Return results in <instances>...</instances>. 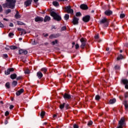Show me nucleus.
Instances as JSON below:
<instances>
[{"label": "nucleus", "instance_id": "obj_37", "mask_svg": "<svg viewBox=\"0 0 128 128\" xmlns=\"http://www.w3.org/2000/svg\"><path fill=\"white\" fill-rule=\"evenodd\" d=\"M10 12H12V10H10V9H8L6 11V14H10Z\"/></svg>", "mask_w": 128, "mask_h": 128}, {"label": "nucleus", "instance_id": "obj_64", "mask_svg": "<svg viewBox=\"0 0 128 128\" xmlns=\"http://www.w3.org/2000/svg\"><path fill=\"white\" fill-rule=\"evenodd\" d=\"M53 118H56V114H54L53 115Z\"/></svg>", "mask_w": 128, "mask_h": 128}, {"label": "nucleus", "instance_id": "obj_40", "mask_svg": "<svg viewBox=\"0 0 128 128\" xmlns=\"http://www.w3.org/2000/svg\"><path fill=\"white\" fill-rule=\"evenodd\" d=\"M6 88H10V82H6Z\"/></svg>", "mask_w": 128, "mask_h": 128}, {"label": "nucleus", "instance_id": "obj_1", "mask_svg": "<svg viewBox=\"0 0 128 128\" xmlns=\"http://www.w3.org/2000/svg\"><path fill=\"white\" fill-rule=\"evenodd\" d=\"M50 16H52L58 22H60V20H62V17L54 12H50Z\"/></svg>", "mask_w": 128, "mask_h": 128}, {"label": "nucleus", "instance_id": "obj_29", "mask_svg": "<svg viewBox=\"0 0 128 128\" xmlns=\"http://www.w3.org/2000/svg\"><path fill=\"white\" fill-rule=\"evenodd\" d=\"M46 114V112L42 111L40 114V116L42 118H44V115Z\"/></svg>", "mask_w": 128, "mask_h": 128}, {"label": "nucleus", "instance_id": "obj_58", "mask_svg": "<svg viewBox=\"0 0 128 128\" xmlns=\"http://www.w3.org/2000/svg\"><path fill=\"white\" fill-rule=\"evenodd\" d=\"M9 26H10V27L14 26V24L10 23V24H9Z\"/></svg>", "mask_w": 128, "mask_h": 128}, {"label": "nucleus", "instance_id": "obj_32", "mask_svg": "<svg viewBox=\"0 0 128 128\" xmlns=\"http://www.w3.org/2000/svg\"><path fill=\"white\" fill-rule=\"evenodd\" d=\"M95 100H100V96L99 95H96L95 96Z\"/></svg>", "mask_w": 128, "mask_h": 128}, {"label": "nucleus", "instance_id": "obj_9", "mask_svg": "<svg viewBox=\"0 0 128 128\" xmlns=\"http://www.w3.org/2000/svg\"><path fill=\"white\" fill-rule=\"evenodd\" d=\"M19 54H28V50H19Z\"/></svg>", "mask_w": 128, "mask_h": 128}, {"label": "nucleus", "instance_id": "obj_13", "mask_svg": "<svg viewBox=\"0 0 128 128\" xmlns=\"http://www.w3.org/2000/svg\"><path fill=\"white\" fill-rule=\"evenodd\" d=\"M60 36L59 34H52L50 36V38H58Z\"/></svg>", "mask_w": 128, "mask_h": 128}, {"label": "nucleus", "instance_id": "obj_3", "mask_svg": "<svg viewBox=\"0 0 128 128\" xmlns=\"http://www.w3.org/2000/svg\"><path fill=\"white\" fill-rule=\"evenodd\" d=\"M100 24H104V27L106 28L108 26V22L106 18H104L100 21Z\"/></svg>", "mask_w": 128, "mask_h": 128}, {"label": "nucleus", "instance_id": "obj_45", "mask_svg": "<svg viewBox=\"0 0 128 128\" xmlns=\"http://www.w3.org/2000/svg\"><path fill=\"white\" fill-rule=\"evenodd\" d=\"M100 38V35L97 34L94 36L95 40H98Z\"/></svg>", "mask_w": 128, "mask_h": 128}, {"label": "nucleus", "instance_id": "obj_41", "mask_svg": "<svg viewBox=\"0 0 128 128\" xmlns=\"http://www.w3.org/2000/svg\"><path fill=\"white\" fill-rule=\"evenodd\" d=\"M92 120L89 121L88 123V126H92Z\"/></svg>", "mask_w": 128, "mask_h": 128}, {"label": "nucleus", "instance_id": "obj_56", "mask_svg": "<svg viewBox=\"0 0 128 128\" xmlns=\"http://www.w3.org/2000/svg\"><path fill=\"white\" fill-rule=\"evenodd\" d=\"M116 102V98L112 99V104H114V102Z\"/></svg>", "mask_w": 128, "mask_h": 128}, {"label": "nucleus", "instance_id": "obj_22", "mask_svg": "<svg viewBox=\"0 0 128 128\" xmlns=\"http://www.w3.org/2000/svg\"><path fill=\"white\" fill-rule=\"evenodd\" d=\"M50 17L46 16L44 18V22H50Z\"/></svg>", "mask_w": 128, "mask_h": 128}, {"label": "nucleus", "instance_id": "obj_61", "mask_svg": "<svg viewBox=\"0 0 128 128\" xmlns=\"http://www.w3.org/2000/svg\"><path fill=\"white\" fill-rule=\"evenodd\" d=\"M4 20H6V22H8V20L6 18H4Z\"/></svg>", "mask_w": 128, "mask_h": 128}, {"label": "nucleus", "instance_id": "obj_63", "mask_svg": "<svg viewBox=\"0 0 128 128\" xmlns=\"http://www.w3.org/2000/svg\"><path fill=\"white\" fill-rule=\"evenodd\" d=\"M34 0V2H38V0Z\"/></svg>", "mask_w": 128, "mask_h": 128}, {"label": "nucleus", "instance_id": "obj_24", "mask_svg": "<svg viewBox=\"0 0 128 128\" xmlns=\"http://www.w3.org/2000/svg\"><path fill=\"white\" fill-rule=\"evenodd\" d=\"M123 104L126 110H128V101L125 100Z\"/></svg>", "mask_w": 128, "mask_h": 128}, {"label": "nucleus", "instance_id": "obj_20", "mask_svg": "<svg viewBox=\"0 0 128 128\" xmlns=\"http://www.w3.org/2000/svg\"><path fill=\"white\" fill-rule=\"evenodd\" d=\"M114 70H120V66L118 64L114 65Z\"/></svg>", "mask_w": 128, "mask_h": 128}, {"label": "nucleus", "instance_id": "obj_55", "mask_svg": "<svg viewBox=\"0 0 128 128\" xmlns=\"http://www.w3.org/2000/svg\"><path fill=\"white\" fill-rule=\"evenodd\" d=\"M74 128H78V126L76 125V124H74Z\"/></svg>", "mask_w": 128, "mask_h": 128}, {"label": "nucleus", "instance_id": "obj_7", "mask_svg": "<svg viewBox=\"0 0 128 128\" xmlns=\"http://www.w3.org/2000/svg\"><path fill=\"white\" fill-rule=\"evenodd\" d=\"M63 98H64V100H70L72 98V95L65 93L63 96Z\"/></svg>", "mask_w": 128, "mask_h": 128}, {"label": "nucleus", "instance_id": "obj_51", "mask_svg": "<svg viewBox=\"0 0 128 128\" xmlns=\"http://www.w3.org/2000/svg\"><path fill=\"white\" fill-rule=\"evenodd\" d=\"M108 104H112V99L110 100Z\"/></svg>", "mask_w": 128, "mask_h": 128}, {"label": "nucleus", "instance_id": "obj_36", "mask_svg": "<svg viewBox=\"0 0 128 128\" xmlns=\"http://www.w3.org/2000/svg\"><path fill=\"white\" fill-rule=\"evenodd\" d=\"M41 70L43 72H46L48 69H46V68H44L41 69Z\"/></svg>", "mask_w": 128, "mask_h": 128}, {"label": "nucleus", "instance_id": "obj_17", "mask_svg": "<svg viewBox=\"0 0 128 128\" xmlns=\"http://www.w3.org/2000/svg\"><path fill=\"white\" fill-rule=\"evenodd\" d=\"M104 14H106V16H110V14H112V12L110 10H108L105 11Z\"/></svg>", "mask_w": 128, "mask_h": 128}, {"label": "nucleus", "instance_id": "obj_2", "mask_svg": "<svg viewBox=\"0 0 128 128\" xmlns=\"http://www.w3.org/2000/svg\"><path fill=\"white\" fill-rule=\"evenodd\" d=\"M6 2L8 4L10 8L14 10L16 6V0H6Z\"/></svg>", "mask_w": 128, "mask_h": 128}, {"label": "nucleus", "instance_id": "obj_14", "mask_svg": "<svg viewBox=\"0 0 128 128\" xmlns=\"http://www.w3.org/2000/svg\"><path fill=\"white\" fill-rule=\"evenodd\" d=\"M72 24H78V18L76 17H74L72 20Z\"/></svg>", "mask_w": 128, "mask_h": 128}, {"label": "nucleus", "instance_id": "obj_54", "mask_svg": "<svg viewBox=\"0 0 128 128\" xmlns=\"http://www.w3.org/2000/svg\"><path fill=\"white\" fill-rule=\"evenodd\" d=\"M2 12V6L0 5V12Z\"/></svg>", "mask_w": 128, "mask_h": 128}, {"label": "nucleus", "instance_id": "obj_23", "mask_svg": "<svg viewBox=\"0 0 128 128\" xmlns=\"http://www.w3.org/2000/svg\"><path fill=\"white\" fill-rule=\"evenodd\" d=\"M42 76H43L42 73V72H37V76L39 78H42Z\"/></svg>", "mask_w": 128, "mask_h": 128}, {"label": "nucleus", "instance_id": "obj_50", "mask_svg": "<svg viewBox=\"0 0 128 128\" xmlns=\"http://www.w3.org/2000/svg\"><path fill=\"white\" fill-rule=\"evenodd\" d=\"M80 48V45L78 44H76V50H78Z\"/></svg>", "mask_w": 128, "mask_h": 128}, {"label": "nucleus", "instance_id": "obj_46", "mask_svg": "<svg viewBox=\"0 0 128 128\" xmlns=\"http://www.w3.org/2000/svg\"><path fill=\"white\" fill-rule=\"evenodd\" d=\"M0 28H4V24L1 22H0Z\"/></svg>", "mask_w": 128, "mask_h": 128}, {"label": "nucleus", "instance_id": "obj_34", "mask_svg": "<svg viewBox=\"0 0 128 128\" xmlns=\"http://www.w3.org/2000/svg\"><path fill=\"white\" fill-rule=\"evenodd\" d=\"M10 50H16L18 48V47L14 46H10Z\"/></svg>", "mask_w": 128, "mask_h": 128}, {"label": "nucleus", "instance_id": "obj_52", "mask_svg": "<svg viewBox=\"0 0 128 128\" xmlns=\"http://www.w3.org/2000/svg\"><path fill=\"white\" fill-rule=\"evenodd\" d=\"M124 96H125L126 98H128V92L125 93Z\"/></svg>", "mask_w": 128, "mask_h": 128}, {"label": "nucleus", "instance_id": "obj_18", "mask_svg": "<svg viewBox=\"0 0 128 128\" xmlns=\"http://www.w3.org/2000/svg\"><path fill=\"white\" fill-rule=\"evenodd\" d=\"M24 90L22 88H21L20 90H18L17 92H16V96H20V94H22L24 92Z\"/></svg>", "mask_w": 128, "mask_h": 128}, {"label": "nucleus", "instance_id": "obj_31", "mask_svg": "<svg viewBox=\"0 0 128 128\" xmlns=\"http://www.w3.org/2000/svg\"><path fill=\"white\" fill-rule=\"evenodd\" d=\"M17 84H18V82L16 80H14L13 82H12V86H16Z\"/></svg>", "mask_w": 128, "mask_h": 128}, {"label": "nucleus", "instance_id": "obj_25", "mask_svg": "<svg viewBox=\"0 0 128 128\" xmlns=\"http://www.w3.org/2000/svg\"><path fill=\"white\" fill-rule=\"evenodd\" d=\"M10 78L12 80H15V78H16V74H11Z\"/></svg>", "mask_w": 128, "mask_h": 128}, {"label": "nucleus", "instance_id": "obj_12", "mask_svg": "<svg viewBox=\"0 0 128 128\" xmlns=\"http://www.w3.org/2000/svg\"><path fill=\"white\" fill-rule=\"evenodd\" d=\"M90 16H86L83 18L82 20L85 22H88L90 21Z\"/></svg>", "mask_w": 128, "mask_h": 128}, {"label": "nucleus", "instance_id": "obj_28", "mask_svg": "<svg viewBox=\"0 0 128 128\" xmlns=\"http://www.w3.org/2000/svg\"><path fill=\"white\" fill-rule=\"evenodd\" d=\"M64 18L65 20H68L70 18V15H68V14H66L64 16Z\"/></svg>", "mask_w": 128, "mask_h": 128}, {"label": "nucleus", "instance_id": "obj_21", "mask_svg": "<svg viewBox=\"0 0 128 128\" xmlns=\"http://www.w3.org/2000/svg\"><path fill=\"white\" fill-rule=\"evenodd\" d=\"M2 8H10V7L8 2L3 4H2Z\"/></svg>", "mask_w": 128, "mask_h": 128}, {"label": "nucleus", "instance_id": "obj_30", "mask_svg": "<svg viewBox=\"0 0 128 128\" xmlns=\"http://www.w3.org/2000/svg\"><path fill=\"white\" fill-rule=\"evenodd\" d=\"M52 4H54V6H60V4L58 2H53Z\"/></svg>", "mask_w": 128, "mask_h": 128}, {"label": "nucleus", "instance_id": "obj_60", "mask_svg": "<svg viewBox=\"0 0 128 128\" xmlns=\"http://www.w3.org/2000/svg\"><path fill=\"white\" fill-rule=\"evenodd\" d=\"M125 88H126V90H128V84H126V85H125Z\"/></svg>", "mask_w": 128, "mask_h": 128}, {"label": "nucleus", "instance_id": "obj_27", "mask_svg": "<svg viewBox=\"0 0 128 128\" xmlns=\"http://www.w3.org/2000/svg\"><path fill=\"white\" fill-rule=\"evenodd\" d=\"M124 58V56H122V54H120L119 56H118V58H116L117 60H122Z\"/></svg>", "mask_w": 128, "mask_h": 128}, {"label": "nucleus", "instance_id": "obj_42", "mask_svg": "<svg viewBox=\"0 0 128 128\" xmlns=\"http://www.w3.org/2000/svg\"><path fill=\"white\" fill-rule=\"evenodd\" d=\"M24 73L26 74H30V70L27 69L25 70Z\"/></svg>", "mask_w": 128, "mask_h": 128}, {"label": "nucleus", "instance_id": "obj_5", "mask_svg": "<svg viewBox=\"0 0 128 128\" xmlns=\"http://www.w3.org/2000/svg\"><path fill=\"white\" fill-rule=\"evenodd\" d=\"M80 41L82 44L80 48H84V46L86 45V40L84 38H82L80 40Z\"/></svg>", "mask_w": 128, "mask_h": 128}, {"label": "nucleus", "instance_id": "obj_43", "mask_svg": "<svg viewBox=\"0 0 128 128\" xmlns=\"http://www.w3.org/2000/svg\"><path fill=\"white\" fill-rule=\"evenodd\" d=\"M66 30V26H64L61 28V30Z\"/></svg>", "mask_w": 128, "mask_h": 128}, {"label": "nucleus", "instance_id": "obj_15", "mask_svg": "<svg viewBox=\"0 0 128 128\" xmlns=\"http://www.w3.org/2000/svg\"><path fill=\"white\" fill-rule=\"evenodd\" d=\"M32 0H27L24 2V4L26 6H30V4H32Z\"/></svg>", "mask_w": 128, "mask_h": 128}, {"label": "nucleus", "instance_id": "obj_26", "mask_svg": "<svg viewBox=\"0 0 128 128\" xmlns=\"http://www.w3.org/2000/svg\"><path fill=\"white\" fill-rule=\"evenodd\" d=\"M14 17L16 18H20V13H18V12H16V13L15 14Z\"/></svg>", "mask_w": 128, "mask_h": 128}, {"label": "nucleus", "instance_id": "obj_4", "mask_svg": "<svg viewBox=\"0 0 128 128\" xmlns=\"http://www.w3.org/2000/svg\"><path fill=\"white\" fill-rule=\"evenodd\" d=\"M124 118H122L119 122V126L117 128H123L126 126V123H124Z\"/></svg>", "mask_w": 128, "mask_h": 128}, {"label": "nucleus", "instance_id": "obj_49", "mask_svg": "<svg viewBox=\"0 0 128 128\" xmlns=\"http://www.w3.org/2000/svg\"><path fill=\"white\" fill-rule=\"evenodd\" d=\"M14 33L10 32V33L9 34L8 36L11 37V36H14Z\"/></svg>", "mask_w": 128, "mask_h": 128}, {"label": "nucleus", "instance_id": "obj_48", "mask_svg": "<svg viewBox=\"0 0 128 128\" xmlns=\"http://www.w3.org/2000/svg\"><path fill=\"white\" fill-rule=\"evenodd\" d=\"M32 44H36V41L34 40H32Z\"/></svg>", "mask_w": 128, "mask_h": 128}, {"label": "nucleus", "instance_id": "obj_33", "mask_svg": "<svg viewBox=\"0 0 128 128\" xmlns=\"http://www.w3.org/2000/svg\"><path fill=\"white\" fill-rule=\"evenodd\" d=\"M19 26H24V22H22L20 21H18L17 22Z\"/></svg>", "mask_w": 128, "mask_h": 128}, {"label": "nucleus", "instance_id": "obj_11", "mask_svg": "<svg viewBox=\"0 0 128 128\" xmlns=\"http://www.w3.org/2000/svg\"><path fill=\"white\" fill-rule=\"evenodd\" d=\"M18 30H19V32H20V36H22L23 34H26V30H24V29L22 28H18Z\"/></svg>", "mask_w": 128, "mask_h": 128}, {"label": "nucleus", "instance_id": "obj_62", "mask_svg": "<svg viewBox=\"0 0 128 128\" xmlns=\"http://www.w3.org/2000/svg\"><path fill=\"white\" fill-rule=\"evenodd\" d=\"M8 120H6L4 122V124H8Z\"/></svg>", "mask_w": 128, "mask_h": 128}, {"label": "nucleus", "instance_id": "obj_6", "mask_svg": "<svg viewBox=\"0 0 128 128\" xmlns=\"http://www.w3.org/2000/svg\"><path fill=\"white\" fill-rule=\"evenodd\" d=\"M65 12H66L68 14H74V10L71 9V7L70 6L65 7Z\"/></svg>", "mask_w": 128, "mask_h": 128}, {"label": "nucleus", "instance_id": "obj_19", "mask_svg": "<svg viewBox=\"0 0 128 128\" xmlns=\"http://www.w3.org/2000/svg\"><path fill=\"white\" fill-rule=\"evenodd\" d=\"M80 8H82V10H88V6L84 4H82L80 6Z\"/></svg>", "mask_w": 128, "mask_h": 128}, {"label": "nucleus", "instance_id": "obj_10", "mask_svg": "<svg viewBox=\"0 0 128 128\" xmlns=\"http://www.w3.org/2000/svg\"><path fill=\"white\" fill-rule=\"evenodd\" d=\"M35 22H44V18L40 16H36L35 18Z\"/></svg>", "mask_w": 128, "mask_h": 128}, {"label": "nucleus", "instance_id": "obj_59", "mask_svg": "<svg viewBox=\"0 0 128 128\" xmlns=\"http://www.w3.org/2000/svg\"><path fill=\"white\" fill-rule=\"evenodd\" d=\"M12 108H14V106L10 105V110H12Z\"/></svg>", "mask_w": 128, "mask_h": 128}, {"label": "nucleus", "instance_id": "obj_57", "mask_svg": "<svg viewBox=\"0 0 128 128\" xmlns=\"http://www.w3.org/2000/svg\"><path fill=\"white\" fill-rule=\"evenodd\" d=\"M8 56L6 54H4V58H8Z\"/></svg>", "mask_w": 128, "mask_h": 128}, {"label": "nucleus", "instance_id": "obj_16", "mask_svg": "<svg viewBox=\"0 0 128 128\" xmlns=\"http://www.w3.org/2000/svg\"><path fill=\"white\" fill-rule=\"evenodd\" d=\"M121 84H123L124 86L128 84V80L127 79H122L121 80Z\"/></svg>", "mask_w": 128, "mask_h": 128}, {"label": "nucleus", "instance_id": "obj_44", "mask_svg": "<svg viewBox=\"0 0 128 128\" xmlns=\"http://www.w3.org/2000/svg\"><path fill=\"white\" fill-rule=\"evenodd\" d=\"M52 44L53 46H54V44H58V40H55L54 41H53L52 42Z\"/></svg>", "mask_w": 128, "mask_h": 128}, {"label": "nucleus", "instance_id": "obj_47", "mask_svg": "<svg viewBox=\"0 0 128 128\" xmlns=\"http://www.w3.org/2000/svg\"><path fill=\"white\" fill-rule=\"evenodd\" d=\"M8 114H10V112H8V111H6V112H5V116H8Z\"/></svg>", "mask_w": 128, "mask_h": 128}, {"label": "nucleus", "instance_id": "obj_38", "mask_svg": "<svg viewBox=\"0 0 128 128\" xmlns=\"http://www.w3.org/2000/svg\"><path fill=\"white\" fill-rule=\"evenodd\" d=\"M126 16V14H120V18H124Z\"/></svg>", "mask_w": 128, "mask_h": 128}, {"label": "nucleus", "instance_id": "obj_35", "mask_svg": "<svg viewBox=\"0 0 128 128\" xmlns=\"http://www.w3.org/2000/svg\"><path fill=\"white\" fill-rule=\"evenodd\" d=\"M64 103H63L62 104H60V108L61 110H62V108H64Z\"/></svg>", "mask_w": 128, "mask_h": 128}, {"label": "nucleus", "instance_id": "obj_8", "mask_svg": "<svg viewBox=\"0 0 128 128\" xmlns=\"http://www.w3.org/2000/svg\"><path fill=\"white\" fill-rule=\"evenodd\" d=\"M14 68H10L9 69H8L7 70L4 71L5 74L8 76V74H10V72H14Z\"/></svg>", "mask_w": 128, "mask_h": 128}, {"label": "nucleus", "instance_id": "obj_39", "mask_svg": "<svg viewBox=\"0 0 128 128\" xmlns=\"http://www.w3.org/2000/svg\"><path fill=\"white\" fill-rule=\"evenodd\" d=\"M76 16H82V14H80V12H78L76 14Z\"/></svg>", "mask_w": 128, "mask_h": 128}, {"label": "nucleus", "instance_id": "obj_53", "mask_svg": "<svg viewBox=\"0 0 128 128\" xmlns=\"http://www.w3.org/2000/svg\"><path fill=\"white\" fill-rule=\"evenodd\" d=\"M22 80V76H18V77L16 78V80Z\"/></svg>", "mask_w": 128, "mask_h": 128}]
</instances>
